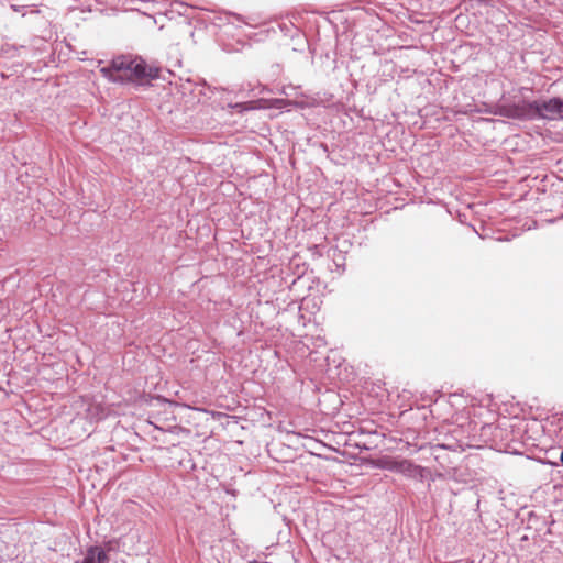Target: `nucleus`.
Returning <instances> with one entry per match:
<instances>
[{"label": "nucleus", "mask_w": 563, "mask_h": 563, "mask_svg": "<svg viewBox=\"0 0 563 563\" xmlns=\"http://www.w3.org/2000/svg\"><path fill=\"white\" fill-rule=\"evenodd\" d=\"M399 461L400 459H395L391 456H382L375 461L374 465L377 468L397 473Z\"/></svg>", "instance_id": "6"}, {"label": "nucleus", "mask_w": 563, "mask_h": 563, "mask_svg": "<svg viewBox=\"0 0 563 563\" xmlns=\"http://www.w3.org/2000/svg\"><path fill=\"white\" fill-rule=\"evenodd\" d=\"M397 473L402 474L408 478H413L422 482L426 477V474L429 473V471L426 467L417 465L409 460L400 459Z\"/></svg>", "instance_id": "4"}, {"label": "nucleus", "mask_w": 563, "mask_h": 563, "mask_svg": "<svg viewBox=\"0 0 563 563\" xmlns=\"http://www.w3.org/2000/svg\"><path fill=\"white\" fill-rule=\"evenodd\" d=\"M161 67L148 65L141 57L118 56L113 58L109 66L102 67L100 73L104 78L112 82L123 84L125 81H135L139 84L148 82L159 77Z\"/></svg>", "instance_id": "1"}, {"label": "nucleus", "mask_w": 563, "mask_h": 563, "mask_svg": "<svg viewBox=\"0 0 563 563\" xmlns=\"http://www.w3.org/2000/svg\"><path fill=\"white\" fill-rule=\"evenodd\" d=\"M507 115L518 120L540 119L539 102L533 100L514 104L507 109Z\"/></svg>", "instance_id": "3"}, {"label": "nucleus", "mask_w": 563, "mask_h": 563, "mask_svg": "<svg viewBox=\"0 0 563 563\" xmlns=\"http://www.w3.org/2000/svg\"><path fill=\"white\" fill-rule=\"evenodd\" d=\"M229 107L239 112H243V111L252 109V107H250L249 103H246V102H238V103H233V104L230 103Z\"/></svg>", "instance_id": "7"}, {"label": "nucleus", "mask_w": 563, "mask_h": 563, "mask_svg": "<svg viewBox=\"0 0 563 563\" xmlns=\"http://www.w3.org/2000/svg\"><path fill=\"white\" fill-rule=\"evenodd\" d=\"M540 119L563 121V98L538 99Z\"/></svg>", "instance_id": "2"}, {"label": "nucleus", "mask_w": 563, "mask_h": 563, "mask_svg": "<svg viewBox=\"0 0 563 563\" xmlns=\"http://www.w3.org/2000/svg\"><path fill=\"white\" fill-rule=\"evenodd\" d=\"M107 552L98 545H91L87 549L82 563H108Z\"/></svg>", "instance_id": "5"}, {"label": "nucleus", "mask_w": 563, "mask_h": 563, "mask_svg": "<svg viewBox=\"0 0 563 563\" xmlns=\"http://www.w3.org/2000/svg\"><path fill=\"white\" fill-rule=\"evenodd\" d=\"M250 563H271V562H258L256 560L251 561Z\"/></svg>", "instance_id": "8"}]
</instances>
